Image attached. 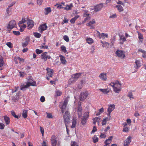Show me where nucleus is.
Here are the masks:
<instances>
[{"label": "nucleus", "mask_w": 146, "mask_h": 146, "mask_svg": "<svg viewBox=\"0 0 146 146\" xmlns=\"http://www.w3.org/2000/svg\"><path fill=\"white\" fill-rule=\"evenodd\" d=\"M110 85L113 88V91L115 93H119L121 90V83L118 81L115 82H111Z\"/></svg>", "instance_id": "1"}, {"label": "nucleus", "mask_w": 146, "mask_h": 146, "mask_svg": "<svg viewBox=\"0 0 146 146\" xmlns=\"http://www.w3.org/2000/svg\"><path fill=\"white\" fill-rule=\"evenodd\" d=\"M36 86V83L35 81L32 82L31 80L29 82L21 84V90L22 91H25L26 89L29 88L30 86Z\"/></svg>", "instance_id": "2"}, {"label": "nucleus", "mask_w": 146, "mask_h": 146, "mask_svg": "<svg viewBox=\"0 0 146 146\" xmlns=\"http://www.w3.org/2000/svg\"><path fill=\"white\" fill-rule=\"evenodd\" d=\"M70 117L69 112L68 111H66L64 115L63 118L66 128V131L68 133V130L67 128V124L70 121Z\"/></svg>", "instance_id": "3"}, {"label": "nucleus", "mask_w": 146, "mask_h": 146, "mask_svg": "<svg viewBox=\"0 0 146 146\" xmlns=\"http://www.w3.org/2000/svg\"><path fill=\"white\" fill-rule=\"evenodd\" d=\"M81 74V73H77L73 75L71 78L69 80V84H70L74 82L80 77Z\"/></svg>", "instance_id": "4"}, {"label": "nucleus", "mask_w": 146, "mask_h": 146, "mask_svg": "<svg viewBox=\"0 0 146 146\" xmlns=\"http://www.w3.org/2000/svg\"><path fill=\"white\" fill-rule=\"evenodd\" d=\"M115 53L117 56L121 58H124L125 57V52L123 50H118Z\"/></svg>", "instance_id": "5"}, {"label": "nucleus", "mask_w": 146, "mask_h": 146, "mask_svg": "<svg viewBox=\"0 0 146 146\" xmlns=\"http://www.w3.org/2000/svg\"><path fill=\"white\" fill-rule=\"evenodd\" d=\"M68 101L65 100L64 102H60L59 105V107L61 110L62 113H63L66 109L67 104Z\"/></svg>", "instance_id": "6"}, {"label": "nucleus", "mask_w": 146, "mask_h": 146, "mask_svg": "<svg viewBox=\"0 0 146 146\" xmlns=\"http://www.w3.org/2000/svg\"><path fill=\"white\" fill-rule=\"evenodd\" d=\"M16 25L15 21L14 20H11L10 21L7 27L8 30L9 29L11 30L14 28Z\"/></svg>", "instance_id": "7"}, {"label": "nucleus", "mask_w": 146, "mask_h": 146, "mask_svg": "<svg viewBox=\"0 0 146 146\" xmlns=\"http://www.w3.org/2000/svg\"><path fill=\"white\" fill-rule=\"evenodd\" d=\"M57 137L55 135L52 136L50 140L52 146H56L57 144Z\"/></svg>", "instance_id": "8"}, {"label": "nucleus", "mask_w": 146, "mask_h": 146, "mask_svg": "<svg viewBox=\"0 0 146 146\" xmlns=\"http://www.w3.org/2000/svg\"><path fill=\"white\" fill-rule=\"evenodd\" d=\"M47 28L48 27L46 23L42 24L39 27L38 31L40 33H42L44 31L46 30Z\"/></svg>", "instance_id": "9"}, {"label": "nucleus", "mask_w": 146, "mask_h": 146, "mask_svg": "<svg viewBox=\"0 0 146 146\" xmlns=\"http://www.w3.org/2000/svg\"><path fill=\"white\" fill-rule=\"evenodd\" d=\"M88 95V92L87 91H84L82 92L80 95V99L81 101L85 100Z\"/></svg>", "instance_id": "10"}, {"label": "nucleus", "mask_w": 146, "mask_h": 146, "mask_svg": "<svg viewBox=\"0 0 146 146\" xmlns=\"http://www.w3.org/2000/svg\"><path fill=\"white\" fill-rule=\"evenodd\" d=\"M115 105L113 104H110L108 106V109L107 115L108 116L110 115L111 113L114 109Z\"/></svg>", "instance_id": "11"}, {"label": "nucleus", "mask_w": 146, "mask_h": 146, "mask_svg": "<svg viewBox=\"0 0 146 146\" xmlns=\"http://www.w3.org/2000/svg\"><path fill=\"white\" fill-rule=\"evenodd\" d=\"M82 109L81 104H78L77 108V112L79 117H81L82 113Z\"/></svg>", "instance_id": "12"}, {"label": "nucleus", "mask_w": 146, "mask_h": 146, "mask_svg": "<svg viewBox=\"0 0 146 146\" xmlns=\"http://www.w3.org/2000/svg\"><path fill=\"white\" fill-rule=\"evenodd\" d=\"M104 4L102 3H101L97 5L94 7V11L95 12H97L101 10L103 7Z\"/></svg>", "instance_id": "13"}, {"label": "nucleus", "mask_w": 146, "mask_h": 146, "mask_svg": "<svg viewBox=\"0 0 146 146\" xmlns=\"http://www.w3.org/2000/svg\"><path fill=\"white\" fill-rule=\"evenodd\" d=\"M47 53L46 52H45L41 55V58L44 61H46L47 58L50 59L51 58L50 56L46 54Z\"/></svg>", "instance_id": "14"}, {"label": "nucleus", "mask_w": 146, "mask_h": 146, "mask_svg": "<svg viewBox=\"0 0 146 146\" xmlns=\"http://www.w3.org/2000/svg\"><path fill=\"white\" fill-rule=\"evenodd\" d=\"M90 14L88 13L87 12L84 13L83 16L85 17L84 21L82 22V24L84 23L87 21L89 20L90 19Z\"/></svg>", "instance_id": "15"}, {"label": "nucleus", "mask_w": 146, "mask_h": 146, "mask_svg": "<svg viewBox=\"0 0 146 146\" xmlns=\"http://www.w3.org/2000/svg\"><path fill=\"white\" fill-rule=\"evenodd\" d=\"M99 77L102 80L106 81L107 80V77L106 73H102L99 76Z\"/></svg>", "instance_id": "16"}, {"label": "nucleus", "mask_w": 146, "mask_h": 146, "mask_svg": "<svg viewBox=\"0 0 146 146\" xmlns=\"http://www.w3.org/2000/svg\"><path fill=\"white\" fill-rule=\"evenodd\" d=\"M132 137L129 136L126 139L124 142V146H128L130 143L131 142V139Z\"/></svg>", "instance_id": "17"}, {"label": "nucleus", "mask_w": 146, "mask_h": 146, "mask_svg": "<svg viewBox=\"0 0 146 146\" xmlns=\"http://www.w3.org/2000/svg\"><path fill=\"white\" fill-rule=\"evenodd\" d=\"M95 23L96 21L94 19H92L88 23H87L86 24V25L90 27L91 29H93L94 28V27L93 25L94 24H95Z\"/></svg>", "instance_id": "18"}, {"label": "nucleus", "mask_w": 146, "mask_h": 146, "mask_svg": "<svg viewBox=\"0 0 146 146\" xmlns=\"http://www.w3.org/2000/svg\"><path fill=\"white\" fill-rule=\"evenodd\" d=\"M28 28L30 29L33 27L34 26L33 22L32 20L29 19L27 21Z\"/></svg>", "instance_id": "19"}, {"label": "nucleus", "mask_w": 146, "mask_h": 146, "mask_svg": "<svg viewBox=\"0 0 146 146\" xmlns=\"http://www.w3.org/2000/svg\"><path fill=\"white\" fill-rule=\"evenodd\" d=\"M25 41L22 43V46L23 47H26L28 44L29 42V37H27L25 39Z\"/></svg>", "instance_id": "20"}, {"label": "nucleus", "mask_w": 146, "mask_h": 146, "mask_svg": "<svg viewBox=\"0 0 146 146\" xmlns=\"http://www.w3.org/2000/svg\"><path fill=\"white\" fill-rule=\"evenodd\" d=\"M59 57L60 58V60L61 63L63 64H66V60L65 59V57L62 55H59Z\"/></svg>", "instance_id": "21"}, {"label": "nucleus", "mask_w": 146, "mask_h": 146, "mask_svg": "<svg viewBox=\"0 0 146 146\" xmlns=\"http://www.w3.org/2000/svg\"><path fill=\"white\" fill-rule=\"evenodd\" d=\"M93 120L94 124L95 125L96 122H98L99 125V123L101 121V119L99 117H96L93 119Z\"/></svg>", "instance_id": "22"}, {"label": "nucleus", "mask_w": 146, "mask_h": 146, "mask_svg": "<svg viewBox=\"0 0 146 146\" xmlns=\"http://www.w3.org/2000/svg\"><path fill=\"white\" fill-rule=\"evenodd\" d=\"M77 119V117H73L72 119V125L71 127L72 128H74L76 126V120Z\"/></svg>", "instance_id": "23"}, {"label": "nucleus", "mask_w": 146, "mask_h": 146, "mask_svg": "<svg viewBox=\"0 0 146 146\" xmlns=\"http://www.w3.org/2000/svg\"><path fill=\"white\" fill-rule=\"evenodd\" d=\"M46 70L47 72V75L49 76L52 77L53 73L52 69L48 68L46 69Z\"/></svg>", "instance_id": "24"}, {"label": "nucleus", "mask_w": 146, "mask_h": 146, "mask_svg": "<svg viewBox=\"0 0 146 146\" xmlns=\"http://www.w3.org/2000/svg\"><path fill=\"white\" fill-rule=\"evenodd\" d=\"M113 138V136H110L108 139L106 140L105 141V145H108L109 144H110L111 142L112 139Z\"/></svg>", "instance_id": "25"}, {"label": "nucleus", "mask_w": 146, "mask_h": 146, "mask_svg": "<svg viewBox=\"0 0 146 146\" xmlns=\"http://www.w3.org/2000/svg\"><path fill=\"white\" fill-rule=\"evenodd\" d=\"M73 7V4L71 3L69 5H66V7L64 8V9L67 11L71 10Z\"/></svg>", "instance_id": "26"}, {"label": "nucleus", "mask_w": 146, "mask_h": 146, "mask_svg": "<svg viewBox=\"0 0 146 146\" xmlns=\"http://www.w3.org/2000/svg\"><path fill=\"white\" fill-rule=\"evenodd\" d=\"M108 35L107 34L102 33L100 35L99 38L100 39L102 38V39H104L106 38H108Z\"/></svg>", "instance_id": "27"}, {"label": "nucleus", "mask_w": 146, "mask_h": 146, "mask_svg": "<svg viewBox=\"0 0 146 146\" xmlns=\"http://www.w3.org/2000/svg\"><path fill=\"white\" fill-rule=\"evenodd\" d=\"M3 60L1 56H0V70H1L3 69Z\"/></svg>", "instance_id": "28"}, {"label": "nucleus", "mask_w": 146, "mask_h": 146, "mask_svg": "<svg viewBox=\"0 0 146 146\" xmlns=\"http://www.w3.org/2000/svg\"><path fill=\"white\" fill-rule=\"evenodd\" d=\"M135 63L136 67H135L136 68H139L141 65V63L140 61L139 60H136L135 61Z\"/></svg>", "instance_id": "29"}, {"label": "nucleus", "mask_w": 146, "mask_h": 146, "mask_svg": "<svg viewBox=\"0 0 146 146\" xmlns=\"http://www.w3.org/2000/svg\"><path fill=\"white\" fill-rule=\"evenodd\" d=\"M99 90L104 94H107L110 92V90L108 89H100Z\"/></svg>", "instance_id": "30"}, {"label": "nucleus", "mask_w": 146, "mask_h": 146, "mask_svg": "<svg viewBox=\"0 0 146 146\" xmlns=\"http://www.w3.org/2000/svg\"><path fill=\"white\" fill-rule=\"evenodd\" d=\"M4 119L5 121V122L7 125H8L9 124L10 122V120L9 117L6 116H4Z\"/></svg>", "instance_id": "31"}, {"label": "nucleus", "mask_w": 146, "mask_h": 146, "mask_svg": "<svg viewBox=\"0 0 146 146\" xmlns=\"http://www.w3.org/2000/svg\"><path fill=\"white\" fill-rule=\"evenodd\" d=\"M80 16L78 15L76 16L70 20V22L71 23H74L75 22V21Z\"/></svg>", "instance_id": "32"}, {"label": "nucleus", "mask_w": 146, "mask_h": 146, "mask_svg": "<svg viewBox=\"0 0 146 146\" xmlns=\"http://www.w3.org/2000/svg\"><path fill=\"white\" fill-rule=\"evenodd\" d=\"M51 11V10L50 7L46 8L44 9V13L46 15L49 14Z\"/></svg>", "instance_id": "33"}, {"label": "nucleus", "mask_w": 146, "mask_h": 146, "mask_svg": "<svg viewBox=\"0 0 146 146\" xmlns=\"http://www.w3.org/2000/svg\"><path fill=\"white\" fill-rule=\"evenodd\" d=\"M86 40L87 43L90 44H92L94 42L93 40L90 38H87Z\"/></svg>", "instance_id": "34"}, {"label": "nucleus", "mask_w": 146, "mask_h": 146, "mask_svg": "<svg viewBox=\"0 0 146 146\" xmlns=\"http://www.w3.org/2000/svg\"><path fill=\"white\" fill-rule=\"evenodd\" d=\"M27 112L28 110H24L23 111L22 113V116L23 117L25 118H27Z\"/></svg>", "instance_id": "35"}, {"label": "nucleus", "mask_w": 146, "mask_h": 146, "mask_svg": "<svg viewBox=\"0 0 146 146\" xmlns=\"http://www.w3.org/2000/svg\"><path fill=\"white\" fill-rule=\"evenodd\" d=\"M120 38L121 40H122V42H120V43L122 44L126 40V39L124 36L123 35L120 36Z\"/></svg>", "instance_id": "36"}, {"label": "nucleus", "mask_w": 146, "mask_h": 146, "mask_svg": "<svg viewBox=\"0 0 146 146\" xmlns=\"http://www.w3.org/2000/svg\"><path fill=\"white\" fill-rule=\"evenodd\" d=\"M116 7L117 8V9L119 12H121L123 11V9L121 6L119 5H116Z\"/></svg>", "instance_id": "37"}, {"label": "nucleus", "mask_w": 146, "mask_h": 146, "mask_svg": "<svg viewBox=\"0 0 146 146\" xmlns=\"http://www.w3.org/2000/svg\"><path fill=\"white\" fill-rule=\"evenodd\" d=\"M60 48L62 51L63 52L65 53L67 52V50L65 46L62 45L61 46Z\"/></svg>", "instance_id": "38"}, {"label": "nucleus", "mask_w": 146, "mask_h": 146, "mask_svg": "<svg viewBox=\"0 0 146 146\" xmlns=\"http://www.w3.org/2000/svg\"><path fill=\"white\" fill-rule=\"evenodd\" d=\"M89 116V112H86L84 113L82 118L87 119L88 118Z\"/></svg>", "instance_id": "39"}, {"label": "nucleus", "mask_w": 146, "mask_h": 146, "mask_svg": "<svg viewBox=\"0 0 146 146\" xmlns=\"http://www.w3.org/2000/svg\"><path fill=\"white\" fill-rule=\"evenodd\" d=\"M92 139L93 142L94 143H96L98 141V138L96 135L93 137Z\"/></svg>", "instance_id": "40"}, {"label": "nucleus", "mask_w": 146, "mask_h": 146, "mask_svg": "<svg viewBox=\"0 0 146 146\" xmlns=\"http://www.w3.org/2000/svg\"><path fill=\"white\" fill-rule=\"evenodd\" d=\"M106 137V133H100V137L101 139L104 138Z\"/></svg>", "instance_id": "41"}, {"label": "nucleus", "mask_w": 146, "mask_h": 146, "mask_svg": "<svg viewBox=\"0 0 146 146\" xmlns=\"http://www.w3.org/2000/svg\"><path fill=\"white\" fill-rule=\"evenodd\" d=\"M87 120V119L82 118L81 120V123L83 125H85L86 122Z\"/></svg>", "instance_id": "42"}, {"label": "nucleus", "mask_w": 146, "mask_h": 146, "mask_svg": "<svg viewBox=\"0 0 146 146\" xmlns=\"http://www.w3.org/2000/svg\"><path fill=\"white\" fill-rule=\"evenodd\" d=\"M34 35L36 38H39L41 36V34L37 32H35L33 33Z\"/></svg>", "instance_id": "43"}, {"label": "nucleus", "mask_w": 146, "mask_h": 146, "mask_svg": "<svg viewBox=\"0 0 146 146\" xmlns=\"http://www.w3.org/2000/svg\"><path fill=\"white\" fill-rule=\"evenodd\" d=\"M109 45V43L108 42H104V43L102 45V46L103 47H105L106 48H108Z\"/></svg>", "instance_id": "44"}, {"label": "nucleus", "mask_w": 146, "mask_h": 146, "mask_svg": "<svg viewBox=\"0 0 146 146\" xmlns=\"http://www.w3.org/2000/svg\"><path fill=\"white\" fill-rule=\"evenodd\" d=\"M56 94L57 96H60L61 95L62 92L58 90H56Z\"/></svg>", "instance_id": "45"}, {"label": "nucleus", "mask_w": 146, "mask_h": 146, "mask_svg": "<svg viewBox=\"0 0 146 146\" xmlns=\"http://www.w3.org/2000/svg\"><path fill=\"white\" fill-rule=\"evenodd\" d=\"M129 128L126 127H124L123 128V132H128L129 131Z\"/></svg>", "instance_id": "46"}, {"label": "nucleus", "mask_w": 146, "mask_h": 146, "mask_svg": "<svg viewBox=\"0 0 146 146\" xmlns=\"http://www.w3.org/2000/svg\"><path fill=\"white\" fill-rule=\"evenodd\" d=\"M63 39L66 42H68L69 40V38L67 35H64L63 36Z\"/></svg>", "instance_id": "47"}, {"label": "nucleus", "mask_w": 146, "mask_h": 146, "mask_svg": "<svg viewBox=\"0 0 146 146\" xmlns=\"http://www.w3.org/2000/svg\"><path fill=\"white\" fill-rule=\"evenodd\" d=\"M26 21L25 19H23L22 20L19 21V26L20 25H22L23 24H24L25 22Z\"/></svg>", "instance_id": "48"}, {"label": "nucleus", "mask_w": 146, "mask_h": 146, "mask_svg": "<svg viewBox=\"0 0 146 146\" xmlns=\"http://www.w3.org/2000/svg\"><path fill=\"white\" fill-rule=\"evenodd\" d=\"M55 6H57V8H60V9H61L62 8H63V7L61 4H59L58 3H57L55 5Z\"/></svg>", "instance_id": "49"}, {"label": "nucleus", "mask_w": 146, "mask_h": 146, "mask_svg": "<svg viewBox=\"0 0 146 146\" xmlns=\"http://www.w3.org/2000/svg\"><path fill=\"white\" fill-rule=\"evenodd\" d=\"M127 123L130 126L131 125V121L130 119H127L126 120Z\"/></svg>", "instance_id": "50"}, {"label": "nucleus", "mask_w": 146, "mask_h": 146, "mask_svg": "<svg viewBox=\"0 0 146 146\" xmlns=\"http://www.w3.org/2000/svg\"><path fill=\"white\" fill-rule=\"evenodd\" d=\"M11 113L12 115L15 117L16 118H18V117L17 116L15 113V112L13 111H11Z\"/></svg>", "instance_id": "51"}, {"label": "nucleus", "mask_w": 146, "mask_h": 146, "mask_svg": "<svg viewBox=\"0 0 146 146\" xmlns=\"http://www.w3.org/2000/svg\"><path fill=\"white\" fill-rule=\"evenodd\" d=\"M71 145V146H78L77 143L76 142L74 141H72Z\"/></svg>", "instance_id": "52"}, {"label": "nucleus", "mask_w": 146, "mask_h": 146, "mask_svg": "<svg viewBox=\"0 0 146 146\" xmlns=\"http://www.w3.org/2000/svg\"><path fill=\"white\" fill-rule=\"evenodd\" d=\"M13 33L15 35L18 36L20 35V32L19 31H13Z\"/></svg>", "instance_id": "53"}, {"label": "nucleus", "mask_w": 146, "mask_h": 146, "mask_svg": "<svg viewBox=\"0 0 146 146\" xmlns=\"http://www.w3.org/2000/svg\"><path fill=\"white\" fill-rule=\"evenodd\" d=\"M36 53L37 54H39L40 53H41L43 52V51L41 50H39L38 49H37L36 50Z\"/></svg>", "instance_id": "54"}, {"label": "nucleus", "mask_w": 146, "mask_h": 146, "mask_svg": "<svg viewBox=\"0 0 146 146\" xmlns=\"http://www.w3.org/2000/svg\"><path fill=\"white\" fill-rule=\"evenodd\" d=\"M117 15L116 14H114L110 16V18L114 19L117 17Z\"/></svg>", "instance_id": "55"}, {"label": "nucleus", "mask_w": 146, "mask_h": 146, "mask_svg": "<svg viewBox=\"0 0 146 146\" xmlns=\"http://www.w3.org/2000/svg\"><path fill=\"white\" fill-rule=\"evenodd\" d=\"M68 20L66 18L64 17V19L63 20V22L62 23V24H63L65 23H67L68 22Z\"/></svg>", "instance_id": "56"}, {"label": "nucleus", "mask_w": 146, "mask_h": 146, "mask_svg": "<svg viewBox=\"0 0 146 146\" xmlns=\"http://www.w3.org/2000/svg\"><path fill=\"white\" fill-rule=\"evenodd\" d=\"M128 96L130 98V99H133V96L131 92H129L128 93Z\"/></svg>", "instance_id": "57"}, {"label": "nucleus", "mask_w": 146, "mask_h": 146, "mask_svg": "<svg viewBox=\"0 0 146 146\" xmlns=\"http://www.w3.org/2000/svg\"><path fill=\"white\" fill-rule=\"evenodd\" d=\"M47 117L48 118H52L53 117L52 114L50 113H47Z\"/></svg>", "instance_id": "58"}, {"label": "nucleus", "mask_w": 146, "mask_h": 146, "mask_svg": "<svg viewBox=\"0 0 146 146\" xmlns=\"http://www.w3.org/2000/svg\"><path fill=\"white\" fill-rule=\"evenodd\" d=\"M115 38H111L110 39L111 43H110V44H111V45H113L114 43V42L115 41Z\"/></svg>", "instance_id": "59"}, {"label": "nucleus", "mask_w": 146, "mask_h": 146, "mask_svg": "<svg viewBox=\"0 0 146 146\" xmlns=\"http://www.w3.org/2000/svg\"><path fill=\"white\" fill-rule=\"evenodd\" d=\"M6 45L10 48H11L12 47V45L11 43L10 42H7L6 43Z\"/></svg>", "instance_id": "60"}, {"label": "nucleus", "mask_w": 146, "mask_h": 146, "mask_svg": "<svg viewBox=\"0 0 146 146\" xmlns=\"http://www.w3.org/2000/svg\"><path fill=\"white\" fill-rule=\"evenodd\" d=\"M99 38L100 37V35H101L100 33L98 31H96L94 33Z\"/></svg>", "instance_id": "61"}, {"label": "nucleus", "mask_w": 146, "mask_h": 146, "mask_svg": "<svg viewBox=\"0 0 146 146\" xmlns=\"http://www.w3.org/2000/svg\"><path fill=\"white\" fill-rule=\"evenodd\" d=\"M40 132L42 134V136H43L44 133V129L42 127H40Z\"/></svg>", "instance_id": "62"}, {"label": "nucleus", "mask_w": 146, "mask_h": 146, "mask_svg": "<svg viewBox=\"0 0 146 146\" xmlns=\"http://www.w3.org/2000/svg\"><path fill=\"white\" fill-rule=\"evenodd\" d=\"M138 38L139 39H143V35L141 33H138Z\"/></svg>", "instance_id": "63"}, {"label": "nucleus", "mask_w": 146, "mask_h": 146, "mask_svg": "<svg viewBox=\"0 0 146 146\" xmlns=\"http://www.w3.org/2000/svg\"><path fill=\"white\" fill-rule=\"evenodd\" d=\"M97 131V129L96 127L95 126H94L93 129L91 131V133H94L95 132Z\"/></svg>", "instance_id": "64"}]
</instances>
